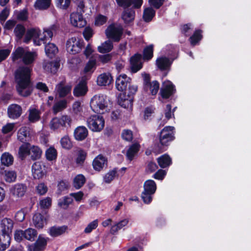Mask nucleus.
I'll return each mask as SVG.
<instances>
[{
	"mask_svg": "<svg viewBox=\"0 0 251 251\" xmlns=\"http://www.w3.org/2000/svg\"><path fill=\"white\" fill-rule=\"evenodd\" d=\"M37 56L35 51H30L22 47L18 48L12 53V58L13 61L19 58H22L23 62L26 65L32 64Z\"/></svg>",
	"mask_w": 251,
	"mask_h": 251,
	"instance_id": "obj_4",
	"label": "nucleus"
},
{
	"mask_svg": "<svg viewBox=\"0 0 251 251\" xmlns=\"http://www.w3.org/2000/svg\"><path fill=\"white\" fill-rule=\"evenodd\" d=\"M46 157L48 160H55L57 158V151L53 147H50L46 151Z\"/></svg>",
	"mask_w": 251,
	"mask_h": 251,
	"instance_id": "obj_44",
	"label": "nucleus"
},
{
	"mask_svg": "<svg viewBox=\"0 0 251 251\" xmlns=\"http://www.w3.org/2000/svg\"><path fill=\"white\" fill-rule=\"evenodd\" d=\"M57 29L56 25H52L49 28H45L42 34L39 28L29 29L26 32L24 42L28 43L33 38L34 44L36 46H40L42 43L45 44L50 39Z\"/></svg>",
	"mask_w": 251,
	"mask_h": 251,
	"instance_id": "obj_2",
	"label": "nucleus"
},
{
	"mask_svg": "<svg viewBox=\"0 0 251 251\" xmlns=\"http://www.w3.org/2000/svg\"><path fill=\"white\" fill-rule=\"evenodd\" d=\"M107 165V159L102 154L97 155L93 160L92 165L95 170L101 171Z\"/></svg>",
	"mask_w": 251,
	"mask_h": 251,
	"instance_id": "obj_18",
	"label": "nucleus"
},
{
	"mask_svg": "<svg viewBox=\"0 0 251 251\" xmlns=\"http://www.w3.org/2000/svg\"><path fill=\"white\" fill-rule=\"evenodd\" d=\"M83 35L86 40H89L93 35V30L89 26L86 27L83 31Z\"/></svg>",
	"mask_w": 251,
	"mask_h": 251,
	"instance_id": "obj_63",
	"label": "nucleus"
},
{
	"mask_svg": "<svg viewBox=\"0 0 251 251\" xmlns=\"http://www.w3.org/2000/svg\"><path fill=\"white\" fill-rule=\"evenodd\" d=\"M71 0H56V6L62 9H67L70 3Z\"/></svg>",
	"mask_w": 251,
	"mask_h": 251,
	"instance_id": "obj_52",
	"label": "nucleus"
},
{
	"mask_svg": "<svg viewBox=\"0 0 251 251\" xmlns=\"http://www.w3.org/2000/svg\"><path fill=\"white\" fill-rule=\"evenodd\" d=\"M49 240L48 237L40 235L34 243L28 246V250L29 251H43L47 246Z\"/></svg>",
	"mask_w": 251,
	"mask_h": 251,
	"instance_id": "obj_13",
	"label": "nucleus"
},
{
	"mask_svg": "<svg viewBox=\"0 0 251 251\" xmlns=\"http://www.w3.org/2000/svg\"><path fill=\"white\" fill-rule=\"evenodd\" d=\"M31 67H20L15 74L16 88L18 94L23 97L30 95L33 90L30 81Z\"/></svg>",
	"mask_w": 251,
	"mask_h": 251,
	"instance_id": "obj_1",
	"label": "nucleus"
},
{
	"mask_svg": "<svg viewBox=\"0 0 251 251\" xmlns=\"http://www.w3.org/2000/svg\"><path fill=\"white\" fill-rule=\"evenodd\" d=\"M96 62L95 60H90L86 64L83 71L85 74L82 77V80L79 82V96L85 95L88 91L86 80L88 79L87 74H91L96 67Z\"/></svg>",
	"mask_w": 251,
	"mask_h": 251,
	"instance_id": "obj_7",
	"label": "nucleus"
},
{
	"mask_svg": "<svg viewBox=\"0 0 251 251\" xmlns=\"http://www.w3.org/2000/svg\"><path fill=\"white\" fill-rule=\"evenodd\" d=\"M68 229V227L65 226H52L49 229V234L53 237H56L60 236L65 233Z\"/></svg>",
	"mask_w": 251,
	"mask_h": 251,
	"instance_id": "obj_27",
	"label": "nucleus"
},
{
	"mask_svg": "<svg viewBox=\"0 0 251 251\" xmlns=\"http://www.w3.org/2000/svg\"><path fill=\"white\" fill-rule=\"evenodd\" d=\"M159 87V83L156 81H153L151 83H149V85L145 88L146 89L149 88L151 94L152 95H155L158 92Z\"/></svg>",
	"mask_w": 251,
	"mask_h": 251,
	"instance_id": "obj_47",
	"label": "nucleus"
},
{
	"mask_svg": "<svg viewBox=\"0 0 251 251\" xmlns=\"http://www.w3.org/2000/svg\"><path fill=\"white\" fill-rule=\"evenodd\" d=\"M129 220L127 218L124 219L112 226L110 229V233L115 234L118 231L126 226L128 223Z\"/></svg>",
	"mask_w": 251,
	"mask_h": 251,
	"instance_id": "obj_30",
	"label": "nucleus"
},
{
	"mask_svg": "<svg viewBox=\"0 0 251 251\" xmlns=\"http://www.w3.org/2000/svg\"><path fill=\"white\" fill-rule=\"evenodd\" d=\"M17 174L14 171H5L3 173V178L8 183L13 182L16 181Z\"/></svg>",
	"mask_w": 251,
	"mask_h": 251,
	"instance_id": "obj_38",
	"label": "nucleus"
},
{
	"mask_svg": "<svg viewBox=\"0 0 251 251\" xmlns=\"http://www.w3.org/2000/svg\"><path fill=\"white\" fill-rule=\"evenodd\" d=\"M87 125L93 131L100 132L104 127V120L101 115H91L87 120Z\"/></svg>",
	"mask_w": 251,
	"mask_h": 251,
	"instance_id": "obj_9",
	"label": "nucleus"
},
{
	"mask_svg": "<svg viewBox=\"0 0 251 251\" xmlns=\"http://www.w3.org/2000/svg\"><path fill=\"white\" fill-rule=\"evenodd\" d=\"M29 128L24 126L19 129L18 132L17 137L21 142L24 143L29 141Z\"/></svg>",
	"mask_w": 251,
	"mask_h": 251,
	"instance_id": "obj_29",
	"label": "nucleus"
},
{
	"mask_svg": "<svg viewBox=\"0 0 251 251\" xmlns=\"http://www.w3.org/2000/svg\"><path fill=\"white\" fill-rule=\"evenodd\" d=\"M51 199L47 197L39 201V205L41 209H48L51 205Z\"/></svg>",
	"mask_w": 251,
	"mask_h": 251,
	"instance_id": "obj_49",
	"label": "nucleus"
},
{
	"mask_svg": "<svg viewBox=\"0 0 251 251\" xmlns=\"http://www.w3.org/2000/svg\"><path fill=\"white\" fill-rule=\"evenodd\" d=\"M116 171L112 170L106 173L103 176V181L106 183H110L115 178Z\"/></svg>",
	"mask_w": 251,
	"mask_h": 251,
	"instance_id": "obj_50",
	"label": "nucleus"
},
{
	"mask_svg": "<svg viewBox=\"0 0 251 251\" xmlns=\"http://www.w3.org/2000/svg\"><path fill=\"white\" fill-rule=\"evenodd\" d=\"M71 119L69 117L64 115L60 118L55 117L50 122V127L52 130H56L62 126H66L67 125L70 126Z\"/></svg>",
	"mask_w": 251,
	"mask_h": 251,
	"instance_id": "obj_12",
	"label": "nucleus"
},
{
	"mask_svg": "<svg viewBox=\"0 0 251 251\" xmlns=\"http://www.w3.org/2000/svg\"><path fill=\"white\" fill-rule=\"evenodd\" d=\"M144 58L145 59H150L153 56V46L150 45L146 47L144 50Z\"/></svg>",
	"mask_w": 251,
	"mask_h": 251,
	"instance_id": "obj_53",
	"label": "nucleus"
},
{
	"mask_svg": "<svg viewBox=\"0 0 251 251\" xmlns=\"http://www.w3.org/2000/svg\"><path fill=\"white\" fill-rule=\"evenodd\" d=\"M10 235H5L0 231V250H5L10 245Z\"/></svg>",
	"mask_w": 251,
	"mask_h": 251,
	"instance_id": "obj_33",
	"label": "nucleus"
},
{
	"mask_svg": "<svg viewBox=\"0 0 251 251\" xmlns=\"http://www.w3.org/2000/svg\"><path fill=\"white\" fill-rule=\"evenodd\" d=\"M112 77L109 73H104L99 75L97 78V84L100 86H106L111 83Z\"/></svg>",
	"mask_w": 251,
	"mask_h": 251,
	"instance_id": "obj_26",
	"label": "nucleus"
},
{
	"mask_svg": "<svg viewBox=\"0 0 251 251\" xmlns=\"http://www.w3.org/2000/svg\"><path fill=\"white\" fill-rule=\"evenodd\" d=\"M11 193L17 197H22L24 196L26 191V186L20 183H17L13 185L10 188Z\"/></svg>",
	"mask_w": 251,
	"mask_h": 251,
	"instance_id": "obj_22",
	"label": "nucleus"
},
{
	"mask_svg": "<svg viewBox=\"0 0 251 251\" xmlns=\"http://www.w3.org/2000/svg\"><path fill=\"white\" fill-rule=\"evenodd\" d=\"M123 33L122 26L116 24L110 25L105 30L107 37L116 42L120 41Z\"/></svg>",
	"mask_w": 251,
	"mask_h": 251,
	"instance_id": "obj_10",
	"label": "nucleus"
},
{
	"mask_svg": "<svg viewBox=\"0 0 251 251\" xmlns=\"http://www.w3.org/2000/svg\"><path fill=\"white\" fill-rule=\"evenodd\" d=\"M107 106L106 97L103 95H96L91 99L90 106L95 113H104L107 110Z\"/></svg>",
	"mask_w": 251,
	"mask_h": 251,
	"instance_id": "obj_6",
	"label": "nucleus"
},
{
	"mask_svg": "<svg viewBox=\"0 0 251 251\" xmlns=\"http://www.w3.org/2000/svg\"><path fill=\"white\" fill-rule=\"evenodd\" d=\"M119 6L125 10L122 15V19L126 23L132 22L134 19L135 12L133 8H139L142 4V0H116Z\"/></svg>",
	"mask_w": 251,
	"mask_h": 251,
	"instance_id": "obj_3",
	"label": "nucleus"
},
{
	"mask_svg": "<svg viewBox=\"0 0 251 251\" xmlns=\"http://www.w3.org/2000/svg\"><path fill=\"white\" fill-rule=\"evenodd\" d=\"M142 56L140 54H135L130 58L131 69L133 73H136L142 67L141 59Z\"/></svg>",
	"mask_w": 251,
	"mask_h": 251,
	"instance_id": "obj_24",
	"label": "nucleus"
},
{
	"mask_svg": "<svg viewBox=\"0 0 251 251\" xmlns=\"http://www.w3.org/2000/svg\"><path fill=\"white\" fill-rule=\"evenodd\" d=\"M36 190L39 194L43 195L47 193L48 187L44 183H41L36 186Z\"/></svg>",
	"mask_w": 251,
	"mask_h": 251,
	"instance_id": "obj_59",
	"label": "nucleus"
},
{
	"mask_svg": "<svg viewBox=\"0 0 251 251\" xmlns=\"http://www.w3.org/2000/svg\"><path fill=\"white\" fill-rule=\"evenodd\" d=\"M63 82H61L56 86L55 90L58 93L60 97L66 96L71 91V87L70 86H64Z\"/></svg>",
	"mask_w": 251,
	"mask_h": 251,
	"instance_id": "obj_32",
	"label": "nucleus"
},
{
	"mask_svg": "<svg viewBox=\"0 0 251 251\" xmlns=\"http://www.w3.org/2000/svg\"><path fill=\"white\" fill-rule=\"evenodd\" d=\"M45 50L47 56L50 58L53 57L58 51L57 47L53 43H49L46 45Z\"/></svg>",
	"mask_w": 251,
	"mask_h": 251,
	"instance_id": "obj_34",
	"label": "nucleus"
},
{
	"mask_svg": "<svg viewBox=\"0 0 251 251\" xmlns=\"http://www.w3.org/2000/svg\"><path fill=\"white\" fill-rule=\"evenodd\" d=\"M177 50L176 48L172 45L167 46L166 48V54L168 56L170 60H174L176 58V53Z\"/></svg>",
	"mask_w": 251,
	"mask_h": 251,
	"instance_id": "obj_40",
	"label": "nucleus"
},
{
	"mask_svg": "<svg viewBox=\"0 0 251 251\" xmlns=\"http://www.w3.org/2000/svg\"><path fill=\"white\" fill-rule=\"evenodd\" d=\"M33 223L35 226L38 228H42L46 223V219L40 213H36L32 219Z\"/></svg>",
	"mask_w": 251,
	"mask_h": 251,
	"instance_id": "obj_31",
	"label": "nucleus"
},
{
	"mask_svg": "<svg viewBox=\"0 0 251 251\" xmlns=\"http://www.w3.org/2000/svg\"><path fill=\"white\" fill-rule=\"evenodd\" d=\"M175 128L172 126H165L160 132L159 141L162 146H167L168 143L174 139Z\"/></svg>",
	"mask_w": 251,
	"mask_h": 251,
	"instance_id": "obj_11",
	"label": "nucleus"
},
{
	"mask_svg": "<svg viewBox=\"0 0 251 251\" xmlns=\"http://www.w3.org/2000/svg\"><path fill=\"white\" fill-rule=\"evenodd\" d=\"M70 24L75 27L78 25V13L77 12H72L70 14Z\"/></svg>",
	"mask_w": 251,
	"mask_h": 251,
	"instance_id": "obj_55",
	"label": "nucleus"
},
{
	"mask_svg": "<svg viewBox=\"0 0 251 251\" xmlns=\"http://www.w3.org/2000/svg\"><path fill=\"white\" fill-rule=\"evenodd\" d=\"M60 142L62 147L65 149H70L72 146V143L68 137L65 136L62 138Z\"/></svg>",
	"mask_w": 251,
	"mask_h": 251,
	"instance_id": "obj_57",
	"label": "nucleus"
},
{
	"mask_svg": "<svg viewBox=\"0 0 251 251\" xmlns=\"http://www.w3.org/2000/svg\"><path fill=\"white\" fill-rule=\"evenodd\" d=\"M22 113V107L17 104H12L10 105L7 109V114L9 118L12 119H16L19 118Z\"/></svg>",
	"mask_w": 251,
	"mask_h": 251,
	"instance_id": "obj_20",
	"label": "nucleus"
},
{
	"mask_svg": "<svg viewBox=\"0 0 251 251\" xmlns=\"http://www.w3.org/2000/svg\"><path fill=\"white\" fill-rule=\"evenodd\" d=\"M42 151L36 146H33L30 148L29 154L31 155V158L33 160L39 159L41 155Z\"/></svg>",
	"mask_w": 251,
	"mask_h": 251,
	"instance_id": "obj_45",
	"label": "nucleus"
},
{
	"mask_svg": "<svg viewBox=\"0 0 251 251\" xmlns=\"http://www.w3.org/2000/svg\"><path fill=\"white\" fill-rule=\"evenodd\" d=\"M32 173L35 179L42 178L46 174L45 166L41 162H36L32 166Z\"/></svg>",
	"mask_w": 251,
	"mask_h": 251,
	"instance_id": "obj_14",
	"label": "nucleus"
},
{
	"mask_svg": "<svg viewBox=\"0 0 251 251\" xmlns=\"http://www.w3.org/2000/svg\"><path fill=\"white\" fill-rule=\"evenodd\" d=\"M123 138L127 141H131L132 139V132L129 129H124L122 134Z\"/></svg>",
	"mask_w": 251,
	"mask_h": 251,
	"instance_id": "obj_60",
	"label": "nucleus"
},
{
	"mask_svg": "<svg viewBox=\"0 0 251 251\" xmlns=\"http://www.w3.org/2000/svg\"><path fill=\"white\" fill-rule=\"evenodd\" d=\"M107 20V18L106 16L100 14L95 18V25H101L106 23Z\"/></svg>",
	"mask_w": 251,
	"mask_h": 251,
	"instance_id": "obj_56",
	"label": "nucleus"
},
{
	"mask_svg": "<svg viewBox=\"0 0 251 251\" xmlns=\"http://www.w3.org/2000/svg\"><path fill=\"white\" fill-rule=\"evenodd\" d=\"M73 198H74L76 201H78V193H71L70 196L59 199L58 202V206L64 209H67L69 205L72 202Z\"/></svg>",
	"mask_w": 251,
	"mask_h": 251,
	"instance_id": "obj_17",
	"label": "nucleus"
},
{
	"mask_svg": "<svg viewBox=\"0 0 251 251\" xmlns=\"http://www.w3.org/2000/svg\"><path fill=\"white\" fill-rule=\"evenodd\" d=\"M113 48L112 43L109 41H106L102 43L101 46L98 48V51L100 53L108 52L112 50Z\"/></svg>",
	"mask_w": 251,
	"mask_h": 251,
	"instance_id": "obj_39",
	"label": "nucleus"
},
{
	"mask_svg": "<svg viewBox=\"0 0 251 251\" xmlns=\"http://www.w3.org/2000/svg\"><path fill=\"white\" fill-rule=\"evenodd\" d=\"M9 15V10L5 8L0 13V22L3 23Z\"/></svg>",
	"mask_w": 251,
	"mask_h": 251,
	"instance_id": "obj_64",
	"label": "nucleus"
},
{
	"mask_svg": "<svg viewBox=\"0 0 251 251\" xmlns=\"http://www.w3.org/2000/svg\"><path fill=\"white\" fill-rule=\"evenodd\" d=\"M60 66L58 61H45L43 64V68L45 71L49 73H55Z\"/></svg>",
	"mask_w": 251,
	"mask_h": 251,
	"instance_id": "obj_23",
	"label": "nucleus"
},
{
	"mask_svg": "<svg viewBox=\"0 0 251 251\" xmlns=\"http://www.w3.org/2000/svg\"><path fill=\"white\" fill-rule=\"evenodd\" d=\"M25 32L24 26L21 25H17L15 28L14 33L16 36L19 39H21Z\"/></svg>",
	"mask_w": 251,
	"mask_h": 251,
	"instance_id": "obj_54",
	"label": "nucleus"
},
{
	"mask_svg": "<svg viewBox=\"0 0 251 251\" xmlns=\"http://www.w3.org/2000/svg\"><path fill=\"white\" fill-rule=\"evenodd\" d=\"M66 50L70 54L76 55L74 58L72 57L69 59L70 67L72 69L77 67L78 63L77 57L78 52V39L75 37L70 38L66 43Z\"/></svg>",
	"mask_w": 251,
	"mask_h": 251,
	"instance_id": "obj_5",
	"label": "nucleus"
},
{
	"mask_svg": "<svg viewBox=\"0 0 251 251\" xmlns=\"http://www.w3.org/2000/svg\"><path fill=\"white\" fill-rule=\"evenodd\" d=\"M30 148L29 144L22 145L19 150V156L20 158L24 159L27 155L29 154Z\"/></svg>",
	"mask_w": 251,
	"mask_h": 251,
	"instance_id": "obj_42",
	"label": "nucleus"
},
{
	"mask_svg": "<svg viewBox=\"0 0 251 251\" xmlns=\"http://www.w3.org/2000/svg\"><path fill=\"white\" fill-rule=\"evenodd\" d=\"M118 103L122 107L131 109L132 107V98L126 96L125 93H122L119 96Z\"/></svg>",
	"mask_w": 251,
	"mask_h": 251,
	"instance_id": "obj_21",
	"label": "nucleus"
},
{
	"mask_svg": "<svg viewBox=\"0 0 251 251\" xmlns=\"http://www.w3.org/2000/svg\"><path fill=\"white\" fill-rule=\"evenodd\" d=\"M0 227L2 233L6 235H10L13 227V222L11 219L4 218L0 222Z\"/></svg>",
	"mask_w": 251,
	"mask_h": 251,
	"instance_id": "obj_19",
	"label": "nucleus"
},
{
	"mask_svg": "<svg viewBox=\"0 0 251 251\" xmlns=\"http://www.w3.org/2000/svg\"><path fill=\"white\" fill-rule=\"evenodd\" d=\"M139 149V145L137 143H135L132 145L126 152V157L129 160H132Z\"/></svg>",
	"mask_w": 251,
	"mask_h": 251,
	"instance_id": "obj_37",
	"label": "nucleus"
},
{
	"mask_svg": "<svg viewBox=\"0 0 251 251\" xmlns=\"http://www.w3.org/2000/svg\"><path fill=\"white\" fill-rule=\"evenodd\" d=\"M51 0H36L34 3V7L36 9L46 10L50 4Z\"/></svg>",
	"mask_w": 251,
	"mask_h": 251,
	"instance_id": "obj_36",
	"label": "nucleus"
},
{
	"mask_svg": "<svg viewBox=\"0 0 251 251\" xmlns=\"http://www.w3.org/2000/svg\"><path fill=\"white\" fill-rule=\"evenodd\" d=\"M28 120L31 123H35L40 119L41 112L35 107L31 106L28 109Z\"/></svg>",
	"mask_w": 251,
	"mask_h": 251,
	"instance_id": "obj_28",
	"label": "nucleus"
},
{
	"mask_svg": "<svg viewBox=\"0 0 251 251\" xmlns=\"http://www.w3.org/2000/svg\"><path fill=\"white\" fill-rule=\"evenodd\" d=\"M157 162L161 168H164L171 165L172 160L168 155L165 154L158 158Z\"/></svg>",
	"mask_w": 251,
	"mask_h": 251,
	"instance_id": "obj_35",
	"label": "nucleus"
},
{
	"mask_svg": "<svg viewBox=\"0 0 251 251\" xmlns=\"http://www.w3.org/2000/svg\"><path fill=\"white\" fill-rule=\"evenodd\" d=\"M155 15V11L151 8H147L144 10L143 19L146 22H150Z\"/></svg>",
	"mask_w": 251,
	"mask_h": 251,
	"instance_id": "obj_46",
	"label": "nucleus"
},
{
	"mask_svg": "<svg viewBox=\"0 0 251 251\" xmlns=\"http://www.w3.org/2000/svg\"><path fill=\"white\" fill-rule=\"evenodd\" d=\"M1 162L4 166H8L11 165L13 162L12 156L8 153L5 152L1 156Z\"/></svg>",
	"mask_w": 251,
	"mask_h": 251,
	"instance_id": "obj_43",
	"label": "nucleus"
},
{
	"mask_svg": "<svg viewBox=\"0 0 251 251\" xmlns=\"http://www.w3.org/2000/svg\"><path fill=\"white\" fill-rule=\"evenodd\" d=\"M24 231L25 238L29 241H33L37 236V231L33 228H29Z\"/></svg>",
	"mask_w": 251,
	"mask_h": 251,
	"instance_id": "obj_41",
	"label": "nucleus"
},
{
	"mask_svg": "<svg viewBox=\"0 0 251 251\" xmlns=\"http://www.w3.org/2000/svg\"><path fill=\"white\" fill-rule=\"evenodd\" d=\"M175 91V86L169 80L165 81L162 84L160 93L162 98H168Z\"/></svg>",
	"mask_w": 251,
	"mask_h": 251,
	"instance_id": "obj_15",
	"label": "nucleus"
},
{
	"mask_svg": "<svg viewBox=\"0 0 251 251\" xmlns=\"http://www.w3.org/2000/svg\"><path fill=\"white\" fill-rule=\"evenodd\" d=\"M98 226V220H95L91 222L85 228L84 232L86 233H90L93 229L96 228Z\"/></svg>",
	"mask_w": 251,
	"mask_h": 251,
	"instance_id": "obj_58",
	"label": "nucleus"
},
{
	"mask_svg": "<svg viewBox=\"0 0 251 251\" xmlns=\"http://www.w3.org/2000/svg\"><path fill=\"white\" fill-rule=\"evenodd\" d=\"M202 36L201 30H197L194 34L190 38L191 45L195 46L197 42L201 40Z\"/></svg>",
	"mask_w": 251,
	"mask_h": 251,
	"instance_id": "obj_51",
	"label": "nucleus"
},
{
	"mask_svg": "<svg viewBox=\"0 0 251 251\" xmlns=\"http://www.w3.org/2000/svg\"><path fill=\"white\" fill-rule=\"evenodd\" d=\"M173 60H170L168 58L164 56L160 57L157 59L156 64L158 68L161 70L168 69L172 63Z\"/></svg>",
	"mask_w": 251,
	"mask_h": 251,
	"instance_id": "obj_25",
	"label": "nucleus"
},
{
	"mask_svg": "<svg viewBox=\"0 0 251 251\" xmlns=\"http://www.w3.org/2000/svg\"><path fill=\"white\" fill-rule=\"evenodd\" d=\"M66 101L64 100H60L55 103L53 107V111L54 114H56L66 108Z\"/></svg>",
	"mask_w": 251,
	"mask_h": 251,
	"instance_id": "obj_48",
	"label": "nucleus"
},
{
	"mask_svg": "<svg viewBox=\"0 0 251 251\" xmlns=\"http://www.w3.org/2000/svg\"><path fill=\"white\" fill-rule=\"evenodd\" d=\"M166 175V171L160 169L153 175V177L156 179L162 180Z\"/></svg>",
	"mask_w": 251,
	"mask_h": 251,
	"instance_id": "obj_62",
	"label": "nucleus"
},
{
	"mask_svg": "<svg viewBox=\"0 0 251 251\" xmlns=\"http://www.w3.org/2000/svg\"><path fill=\"white\" fill-rule=\"evenodd\" d=\"M156 184L151 179L146 180L144 183V191L142 193L141 198L146 204L151 203L152 199V195L156 190Z\"/></svg>",
	"mask_w": 251,
	"mask_h": 251,
	"instance_id": "obj_8",
	"label": "nucleus"
},
{
	"mask_svg": "<svg viewBox=\"0 0 251 251\" xmlns=\"http://www.w3.org/2000/svg\"><path fill=\"white\" fill-rule=\"evenodd\" d=\"M154 108L151 106L148 107L144 110V118L145 120H149L151 115L154 113Z\"/></svg>",
	"mask_w": 251,
	"mask_h": 251,
	"instance_id": "obj_61",
	"label": "nucleus"
},
{
	"mask_svg": "<svg viewBox=\"0 0 251 251\" xmlns=\"http://www.w3.org/2000/svg\"><path fill=\"white\" fill-rule=\"evenodd\" d=\"M130 78L125 74H121L116 78V86L117 89L121 92L126 90L127 84L129 83Z\"/></svg>",
	"mask_w": 251,
	"mask_h": 251,
	"instance_id": "obj_16",
	"label": "nucleus"
}]
</instances>
